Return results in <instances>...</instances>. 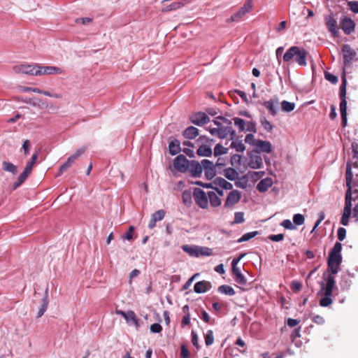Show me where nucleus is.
Instances as JSON below:
<instances>
[{"instance_id":"obj_1","label":"nucleus","mask_w":358,"mask_h":358,"mask_svg":"<svg viewBox=\"0 0 358 358\" xmlns=\"http://www.w3.org/2000/svg\"><path fill=\"white\" fill-rule=\"evenodd\" d=\"M307 51L299 46H292L285 52L283 55L285 62H295L299 66H306L307 65Z\"/></svg>"},{"instance_id":"obj_2","label":"nucleus","mask_w":358,"mask_h":358,"mask_svg":"<svg viewBox=\"0 0 358 358\" xmlns=\"http://www.w3.org/2000/svg\"><path fill=\"white\" fill-rule=\"evenodd\" d=\"M342 244L336 242L329 253L327 264L328 271L331 274H336L339 271V266L342 262Z\"/></svg>"},{"instance_id":"obj_3","label":"nucleus","mask_w":358,"mask_h":358,"mask_svg":"<svg viewBox=\"0 0 358 358\" xmlns=\"http://www.w3.org/2000/svg\"><path fill=\"white\" fill-rule=\"evenodd\" d=\"M352 162H348L347 163L346 167V185L348 187V189L345 192V209L352 210V201L354 197H352V194H354V189H352L351 183L352 181L353 174L352 172Z\"/></svg>"},{"instance_id":"obj_4","label":"nucleus","mask_w":358,"mask_h":358,"mask_svg":"<svg viewBox=\"0 0 358 358\" xmlns=\"http://www.w3.org/2000/svg\"><path fill=\"white\" fill-rule=\"evenodd\" d=\"M13 70L15 73H24L27 75L37 76L36 64H17L13 67Z\"/></svg>"},{"instance_id":"obj_5","label":"nucleus","mask_w":358,"mask_h":358,"mask_svg":"<svg viewBox=\"0 0 358 358\" xmlns=\"http://www.w3.org/2000/svg\"><path fill=\"white\" fill-rule=\"evenodd\" d=\"M335 274H329L326 279V282H322L320 283V292L323 295H332L333 289L335 286Z\"/></svg>"},{"instance_id":"obj_6","label":"nucleus","mask_w":358,"mask_h":358,"mask_svg":"<svg viewBox=\"0 0 358 358\" xmlns=\"http://www.w3.org/2000/svg\"><path fill=\"white\" fill-rule=\"evenodd\" d=\"M193 196L196 204L201 208H206L208 206V196L204 191L199 188H195Z\"/></svg>"},{"instance_id":"obj_7","label":"nucleus","mask_w":358,"mask_h":358,"mask_svg":"<svg viewBox=\"0 0 358 358\" xmlns=\"http://www.w3.org/2000/svg\"><path fill=\"white\" fill-rule=\"evenodd\" d=\"M252 8V0H248L244 5L236 12L235 14L231 16L227 20V22L238 21L241 19L246 13H249Z\"/></svg>"},{"instance_id":"obj_8","label":"nucleus","mask_w":358,"mask_h":358,"mask_svg":"<svg viewBox=\"0 0 358 358\" xmlns=\"http://www.w3.org/2000/svg\"><path fill=\"white\" fill-rule=\"evenodd\" d=\"M249 166L252 169H260L262 166V158L257 150H254L248 154Z\"/></svg>"},{"instance_id":"obj_9","label":"nucleus","mask_w":358,"mask_h":358,"mask_svg":"<svg viewBox=\"0 0 358 358\" xmlns=\"http://www.w3.org/2000/svg\"><path fill=\"white\" fill-rule=\"evenodd\" d=\"M262 104L272 116H275L278 114L280 104L278 96H275L269 100L264 101Z\"/></svg>"},{"instance_id":"obj_10","label":"nucleus","mask_w":358,"mask_h":358,"mask_svg":"<svg viewBox=\"0 0 358 358\" xmlns=\"http://www.w3.org/2000/svg\"><path fill=\"white\" fill-rule=\"evenodd\" d=\"M343 63L345 66H349L356 57V52L349 45H344L342 48Z\"/></svg>"},{"instance_id":"obj_11","label":"nucleus","mask_w":358,"mask_h":358,"mask_svg":"<svg viewBox=\"0 0 358 358\" xmlns=\"http://www.w3.org/2000/svg\"><path fill=\"white\" fill-rule=\"evenodd\" d=\"M189 163V161H188L185 155H180L175 158L173 166L177 171L185 173L187 171Z\"/></svg>"},{"instance_id":"obj_12","label":"nucleus","mask_w":358,"mask_h":358,"mask_svg":"<svg viewBox=\"0 0 358 358\" xmlns=\"http://www.w3.org/2000/svg\"><path fill=\"white\" fill-rule=\"evenodd\" d=\"M325 25L327 26L329 31L333 36H338L339 33V28L338 27L336 20L331 15H326L324 17Z\"/></svg>"},{"instance_id":"obj_13","label":"nucleus","mask_w":358,"mask_h":358,"mask_svg":"<svg viewBox=\"0 0 358 358\" xmlns=\"http://www.w3.org/2000/svg\"><path fill=\"white\" fill-rule=\"evenodd\" d=\"M37 76L42 75L60 74L62 71L57 67L52 66H41L36 64Z\"/></svg>"},{"instance_id":"obj_14","label":"nucleus","mask_w":358,"mask_h":358,"mask_svg":"<svg viewBox=\"0 0 358 358\" xmlns=\"http://www.w3.org/2000/svg\"><path fill=\"white\" fill-rule=\"evenodd\" d=\"M241 198V194L238 190H232L228 194L224 206L225 208H231L236 204Z\"/></svg>"},{"instance_id":"obj_15","label":"nucleus","mask_w":358,"mask_h":358,"mask_svg":"<svg viewBox=\"0 0 358 358\" xmlns=\"http://www.w3.org/2000/svg\"><path fill=\"white\" fill-rule=\"evenodd\" d=\"M203 164V170L204 171L206 177L211 180L216 175V169L215 164L208 159H203L202 160Z\"/></svg>"},{"instance_id":"obj_16","label":"nucleus","mask_w":358,"mask_h":358,"mask_svg":"<svg viewBox=\"0 0 358 358\" xmlns=\"http://www.w3.org/2000/svg\"><path fill=\"white\" fill-rule=\"evenodd\" d=\"M191 122L197 126H202L210 122L209 117L202 112L196 113L193 114L190 117Z\"/></svg>"},{"instance_id":"obj_17","label":"nucleus","mask_w":358,"mask_h":358,"mask_svg":"<svg viewBox=\"0 0 358 358\" xmlns=\"http://www.w3.org/2000/svg\"><path fill=\"white\" fill-rule=\"evenodd\" d=\"M230 136V139L233 140L236 137V131L232 129L231 126H222L218 128V137L221 139Z\"/></svg>"},{"instance_id":"obj_18","label":"nucleus","mask_w":358,"mask_h":358,"mask_svg":"<svg viewBox=\"0 0 358 358\" xmlns=\"http://www.w3.org/2000/svg\"><path fill=\"white\" fill-rule=\"evenodd\" d=\"M189 167L187 170L192 173V175L195 178H199L201 176L203 171V164L202 162L199 163L196 161L192 160L189 163Z\"/></svg>"},{"instance_id":"obj_19","label":"nucleus","mask_w":358,"mask_h":358,"mask_svg":"<svg viewBox=\"0 0 358 358\" xmlns=\"http://www.w3.org/2000/svg\"><path fill=\"white\" fill-rule=\"evenodd\" d=\"M341 29L345 34H350L355 30V22L348 17H343L341 21Z\"/></svg>"},{"instance_id":"obj_20","label":"nucleus","mask_w":358,"mask_h":358,"mask_svg":"<svg viewBox=\"0 0 358 358\" xmlns=\"http://www.w3.org/2000/svg\"><path fill=\"white\" fill-rule=\"evenodd\" d=\"M212 287L211 283L206 280L199 281L196 282L194 290L197 294L205 293Z\"/></svg>"},{"instance_id":"obj_21","label":"nucleus","mask_w":358,"mask_h":358,"mask_svg":"<svg viewBox=\"0 0 358 358\" xmlns=\"http://www.w3.org/2000/svg\"><path fill=\"white\" fill-rule=\"evenodd\" d=\"M273 183V182L272 178L267 177L259 182L257 185V189L259 192H265L272 186Z\"/></svg>"},{"instance_id":"obj_22","label":"nucleus","mask_w":358,"mask_h":358,"mask_svg":"<svg viewBox=\"0 0 358 358\" xmlns=\"http://www.w3.org/2000/svg\"><path fill=\"white\" fill-rule=\"evenodd\" d=\"M255 147L259 154L260 152L266 153H270L272 152V145L269 141L259 140Z\"/></svg>"},{"instance_id":"obj_23","label":"nucleus","mask_w":358,"mask_h":358,"mask_svg":"<svg viewBox=\"0 0 358 358\" xmlns=\"http://www.w3.org/2000/svg\"><path fill=\"white\" fill-rule=\"evenodd\" d=\"M213 184L224 189H231L233 188V185L231 183L220 177L216 178L214 180Z\"/></svg>"},{"instance_id":"obj_24","label":"nucleus","mask_w":358,"mask_h":358,"mask_svg":"<svg viewBox=\"0 0 358 358\" xmlns=\"http://www.w3.org/2000/svg\"><path fill=\"white\" fill-rule=\"evenodd\" d=\"M199 135V131L197 128L190 126L183 131V136L187 139H194Z\"/></svg>"},{"instance_id":"obj_25","label":"nucleus","mask_w":358,"mask_h":358,"mask_svg":"<svg viewBox=\"0 0 358 358\" xmlns=\"http://www.w3.org/2000/svg\"><path fill=\"white\" fill-rule=\"evenodd\" d=\"M169 151L171 155H176L181 151L180 142L178 139L172 140L169 145Z\"/></svg>"},{"instance_id":"obj_26","label":"nucleus","mask_w":358,"mask_h":358,"mask_svg":"<svg viewBox=\"0 0 358 358\" xmlns=\"http://www.w3.org/2000/svg\"><path fill=\"white\" fill-rule=\"evenodd\" d=\"M208 196L211 206L218 207L221 205V199L215 192H209L208 193Z\"/></svg>"},{"instance_id":"obj_27","label":"nucleus","mask_w":358,"mask_h":358,"mask_svg":"<svg viewBox=\"0 0 358 358\" xmlns=\"http://www.w3.org/2000/svg\"><path fill=\"white\" fill-rule=\"evenodd\" d=\"M224 176L229 180H236L238 178V171L233 168H227L224 170Z\"/></svg>"},{"instance_id":"obj_28","label":"nucleus","mask_w":358,"mask_h":358,"mask_svg":"<svg viewBox=\"0 0 358 358\" xmlns=\"http://www.w3.org/2000/svg\"><path fill=\"white\" fill-rule=\"evenodd\" d=\"M182 249L184 252H187L189 255L192 257H198L197 250L198 246L192 245H183L182 246Z\"/></svg>"},{"instance_id":"obj_29","label":"nucleus","mask_w":358,"mask_h":358,"mask_svg":"<svg viewBox=\"0 0 358 358\" xmlns=\"http://www.w3.org/2000/svg\"><path fill=\"white\" fill-rule=\"evenodd\" d=\"M75 162L76 161L70 156L67 160L60 166L57 176H61L64 171L70 168Z\"/></svg>"},{"instance_id":"obj_30","label":"nucleus","mask_w":358,"mask_h":358,"mask_svg":"<svg viewBox=\"0 0 358 358\" xmlns=\"http://www.w3.org/2000/svg\"><path fill=\"white\" fill-rule=\"evenodd\" d=\"M217 291L221 294L228 296H234L236 294L233 287L227 285H222L220 286L217 288Z\"/></svg>"},{"instance_id":"obj_31","label":"nucleus","mask_w":358,"mask_h":358,"mask_svg":"<svg viewBox=\"0 0 358 358\" xmlns=\"http://www.w3.org/2000/svg\"><path fill=\"white\" fill-rule=\"evenodd\" d=\"M281 110L285 113H290L293 111L295 108V103L294 102H289L287 101H282L280 103Z\"/></svg>"},{"instance_id":"obj_32","label":"nucleus","mask_w":358,"mask_h":358,"mask_svg":"<svg viewBox=\"0 0 358 358\" xmlns=\"http://www.w3.org/2000/svg\"><path fill=\"white\" fill-rule=\"evenodd\" d=\"M231 147L234 148L238 152H243L245 150V146L243 141L238 139H233Z\"/></svg>"},{"instance_id":"obj_33","label":"nucleus","mask_w":358,"mask_h":358,"mask_svg":"<svg viewBox=\"0 0 358 358\" xmlns=\"http://www.w3.org/2000/svg\"><path fill=\"white\" fill-rule=\"evenodd\" d=\"M196 153L199 156L210 157L212 155V150L208 145H201L197 149Z\"/></svg>"},{"instance_id":"obj_34","label":"nucleus","mask_w":358,"mask_h":358,"mask_svg":"<svg viewBox=\"0 0 358 358\" xmlns=\"http://www.w3.org/2000/svg\"><path fill=\"white\" fill-rule=\"evenodd\" d=\"M346 87H347V80L345 78V72H343V74L342 76V83L340 86V92H339V96L340 99H346Z\"/></svg>"},{"instance_id":"obj_35","label":"nucleus","mask_w":358,"mask_h":358,"mask_svg":"<svg viewBox=\"0 0 358 358\" xmlns=\"http://www.w3.org/2000/svg\"><path fill=\"white\" fill-rule=\"evenodd\" d=\"M48 289H47L45 290V296H44V298L43 299V304H42L41 308L39 309V310L38 312V317H41L44 314V313L46 311V310H47L48 305V303H49V301H48Z\"/></svg>"},{"instance_id":"obj_36","label":"nucleus","mask_w":358,"mask_h":358,"mask_svg":"<svg viewBox=\"0 0 358 358\" xmlns=\"http://www.w3.org/2000/svg\"><path fill=\"white\" fill-rule=\"evenodd\" d=\"M127 322H132L133 324L136 326V327H140V320L139 319L137 318L135 313L132 310H129L127 311Z\"/></svg>"},{"instance_id":"obj_37","label":"nucleus","mask_w":358,"mask_h":358,"mask_svg":"<svg viewBox=\"0 0 358 358\" xmlns=\"http://www.w3.org/2000/svg\"><path fill=\"white\" fill-rule=\"evenodd\" d=\"M352 214V210L343 209V213L341 220V224L343 226H348L349 224V219Z\"/></svg>"},{"instance_id":"obj_38","label":"nucleus","mask_w":358,"mask_h":358,"mask_svg":"<svg viewBox=\"0 0 358 358\" xmlns=\"http://www.w3.org/2000/svg\"><path fill=\"white\" fill-rule=\"evenodd\" d=\"M30 173L24 170V171L19 176L17 181L13 184V189H15L20 187L27 179Z\"/></svg>"},{"instance_id":"obj_39","label":"nucleus","mask_w":358,"mask_h":358,"mask_svg":"<svg viewBox=\"0 0 358 358\" xmlns=\"http://www.w3.org/2000/svg\"><path fill=\"white\" fill-rule=\"evenodd\" d=\"M38 159V153L33 154L31 159L27 163L24 171L31 173L32 168Z\"/></svg>"},{"instance_id":"obj_40","label":"nucleus","mask_w":358,"mask_h":358,"mask_svg":"<svg viewBox=\"0 0 358 358\" xmlns=\"http://www.w3.org/2000/svg\"><path fill=\"white\" fill-rule=\"evenodd\" d=\"M233 120L234 121L235 126L237 127L240 132L245 130L246 122L244 120L239 117H234Z\"/></svg>"},{"instance_id":"obj_41","label":"nucleus","mask_w":358,"mask_h":358,"mask_svg":"<svg viewBox=\"0 0 358 358\" xmlns=\"http://www.w3.org/2000/svg\"><path fill=\"white\" fill-rule=\"evenodd\" d=\"M259 122L266 131H271L273 129V124L264 116L260 117Z\"/></svg>"},{"instance_id":"obj_42","label":"nucleus","mask_w":358,"mask_h":358,"mask_svg":"<svg viewBox=\"0 0 358 358\" xmlns=\"http://www.w3.org/2000/svg\"><path fill=\"white\" fill-rule=\"evenodd\" d=\"M2 164L4 171L10 172L13 174L17 173V167L13 164L8 162H3Z\"/></svg>"},{"instance_id":"obj_43","label":"nucleus","mask_w":358,"mask_h":358,"mask_svg":"<svg viewBox=\"0 0 358 358\" xmlns=\"http://www.w3.org/2000/svg\"><path fill=\"white\" fill-rule=\"evenodd\" d=\"M257 234H258V231H250V232L246 233V234H243L238 240V243H242V242L248 241L250 240L251 238L255 237L257 235Z\"/></svg>"},{"instance_id":"obj_44","label":"nucleus","mask_w":358,"mask_h":358,"mask_svg":"<svg viewBox=\"0 0 358 358\" xmlns=\"http://www.w3.org/2000/svg\"><path fill=\"white\" fill-rule=\"evenodd\" d=\"M293 222L295 226L302 225L305 222V217L302 214H294L293 216Z\"/></svg>"},{"instance_id":"obj_45","label":"nucleus","mask_w":358,"mask_h":358,"mask_svg":"<svg viewBox=\"0 0 358 358\" xmlns=\"http://www.w3.org/2000/svg\"><path fill=\"white\" fill-rule=\"evenodd\" d=\"M197 253H199L198 257L200 256H210L212 254V250L206 247L198 246Z\"/></svg>"},{"instance_id":"obj_46","label":"nucleus","mask_w":358,"mask_h":358,"mask_svg":"<svg viewBox=\"0 0 358 358\" xmlns=\"http://www.w3.org/2000/svg\"><path fill=\"white\" fill-rule=\"evenodd\" d=\"M331 296V295H324V296L320 300V305L322 307H328L330 306L333 302Z\"/></svg>"},{"instance_id":"obj_47","label":"nucleus","mask_w":358,"mask_h":358,"mask_svg":"<svg viewBox=\"0 0 358 358\" xmlns=\"http://www.w3.org/2000/svg\"><path fill=\"white\" fill-rule=\"evenodd\" d=\"M205 343L207 346L211 345L214 342L213 332L212 330H208L205 334Z\"/></svg>"},{"instance_id":"obj_48","label":"nucleus","mask_w":358,"mask_h":358,"mask_svg":"<svg viewBox=\"0 0 358 358\" xmlns=\"http://www.w3.org/2000/svg\"><path fill=\"white\" fill-rule=\"evenodd\" d=\"M228 151L227 148H224L221 144H217L214 148L215 156L226 154Z\"/></svg>"},{"instance_id":"obj_49","label":"nucleus","mask_w":358,"mask_h":358,"mask_svg":"<svg viewBox=\"0 0 358 358\" xmlns=\"http://www.w3.org/2000/svg\"><path fill=\"white\" fill-rule=\"evenodd\" d=\"M259 139H256L255 136L252 134H247L245 138V142L250 145L256 146L258 141Z\"/></svg>"},{"instance_id":"obj_50","label":"nucleus","mask_w":358,"mask_h":358,"mask_svg":"<svg viewBox=\"0 0 358 358\" xmlns=\"http://www.w3.org/2000/svg\"><path fill=\"white\" fill-rule=\"evenodd\" d=\"M231 164L233 166L238 167L241 164V156L238 154H235L231 157Z\"/></svg>"},{"instance_id":"obj_51","label":"nucleus","mask_w":358,"mask_h":358,"mask_svg":"<svg viewBox=\"0 0 358 358\" xmlns=\"http://www.w3.org/2000/svg\"><path fill=\"white\" fill-rule=\"evenodd\" d=\"M165 216V211L164 210H159L152 214L151 217L157 222L161 221Z\"/></svg>"},{"instance_id":"obj_52","label":"nucleus","mask_w":358,"mask_h":358,"mask_svg":"<svg viewBox=\"0 0 358 358\" xmlns=\"http://www.w3.org/2000/svg\"><path fill=\"white\" fill-rule=\"evenodd\" d=\"M353 202H354V207H353V208H352V217L356 221H358V198L354 197Z\"/></svg>"},{"instance_id":"obj_53","label":"nucleus","mask_w":358,"mask_h":358,"mask_svg":"<svg viewBox=\"0 0 358 358\" xmlns=\"http://www.w3.org/2000/svg\"><path fill=\"white\" fill-rule=\"evenodd\" d=\"M281 226H282L284 228L289 230H294L296 229V227L291 222L290 220H284L281 222Z\"/></svg>"},{"instance_id":"obj_54","label":"nucleus","mask_w":358,"mask_h":358,"mask_svg":"<svg viewBox=\"0 0 358 358\" xmlns=\"http://www.w3.org/2000/svg\"><path fill=\"white\" fill-rule=\"evenodd\" d=\"M134 231V227L131 226L129 227L128 231L122 236V238L124 240H128L130 241L133 238V234Z\"/></svg>"},{"instance_id":"obj_55","label":"nucleus","mask_w":358,"mask_h":358,"mask_svg":"<svg viewBox=\"0 0 358 358\" xmlns=\"http://www.w3.org/2000/svg\"><path fill=\"white\" fill-rule=\"evenodd\" d=\"M244 213L242 212H236L234 215V224H241L244 222Z\"/></svg>"},{"instance_id":"obj_56","label":"nucleus","mask_w":358,"mask_h":358,"mask_svg":"<svg viewBox=\"0 0 358 358\" xmlns=\"http://www.w3.org/2000/svg\"><path fill=\"white\" fill-rule=\"evenodd\" d=\"M324 78L327 80L329 81L332 84H336L338 81L337 76H336L329 72H325Z\"/></svg>"},{"instance_id":"obj_57","label":"nucleus","mask_w":358,"mask_h":358,"mask_svg":"<svg viewBox=\"0 0 358 358\" xmlns=\"http://www.w3.org/2000/svg\"><path fill=\"white\" fill-rule=\"evenodd\" d=\"M182 201L185 204L189 205L191 203L192 196H191L190 192H189L187 191L183 192L182 194Z\"/></svg>"},{"instance_id":"obj_58","label":"nucleus","mask_w":358,"mask_h":358,"mask_svg":"<svg viewBox=\"0 0 358 358\" xmlns=\"http://www.w3.org/2000/svg\"><path fill=\"white\" fill-rule=\"evenodd\" d=\"M32 106L39 108H45L48 106V105L44 101L40 99L36 98V100H33Z\"/></svg>"},{"instance_id":"obj_59","label":"nucleus","mask_w":358,"mask_h":358,"mask_svg":"<svg viewBox=\"0 0 358 358\" xmlns=\"http://www.w3.org/2000/svg\"><path fill=\"white\" fill-rule=\"evenodd\" d=\"M235 281L242 285H245L247 283V279L242 274H238V275L234 277Z\"/></svg>"},{"instance_id":"obj_60","label":"nucleus","mask_w":358,"mask_h":358,"mask_svg":"<svg viewBox=\"0 0 358 358\" xmlns=\"http://www.w3.org/2000/svg\"><path fill=\"white\" fill-rule=\"evenodd\" d=\"M337 236L340 241H343L346 236V229L343 227L338 228L337 231Z\"/></svg>"},{"instance_id":"obj_61","label":"nucleus","mask_w":358,"mask_h":358,"mask_svg":"<svg viewBox=\"0 0 358 358\" xmlns=\"http://www.w3.org/2000/svg\"><path fill=\"white\" fill-rule=\"evenodd\" d=\"M348 5L350 9L355 13H358V1H348Z\"/></svg>"},{"instance_id":"obj_62","label":"nucleus","mask_w":358,"mask_h":358,"mask_svg":"<svg viewBox=\"0 0 358 358\" xmlns=\"http://www.w3.org/2000/svg\"><path fill=\"white\" fill-rule=\"evenodd\" d=\"M284 238V235L282 234H271L268 236V239L274 241V242H279L282 241Z\"/></svg>"},{"instance_id":"obj_63","label":"nucleus","mask_w":358,"mask_h":358,"mask_svg":"<svg viewBox=\"0 0 358 358\" xmlns=\"http://www.w3.org/2000/svg\"><path fill=\"white\" fill-rule=\"evenodd\" d=\"M340 112L341 114H347V100L345 99H341Z\"/></svg>"},{"instance_id":"obj_64","label":"nucleus","mask_w":358,"mask_h":358,"mask_svg":"<svg viewBox=\"0 0 358 358\" xmlns=\"http://www.w3.org/2000/svg\"><path fill=\"white\" fill-rule=\"evenodd\" d=\"M150 329L152 333H159L162 331V326L158 323L152 324Z\"/></svg>"}]
</instances>
